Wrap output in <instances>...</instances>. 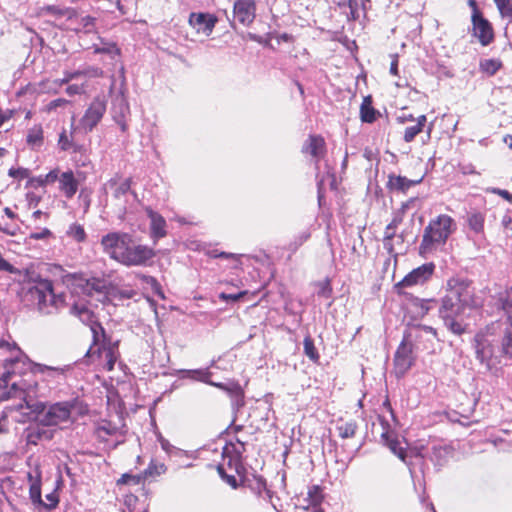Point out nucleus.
<instances>
[{
	"label": "nucleus",
	"instance_id": "1",
	"mask_svg": "<svg viewBox=\"0 0 512 512\" xmlns=\"http://www.w3.org/2000/svg\"><path fill=\"white\" fill-rule=\"evenodd\" d=\"M32 362L17 346L0 365V389L6 398L19 397L17 410L26 409L30 418H35L43 410L41 401L35 399L37 380L34 378Z\"/></svg>",
	"mask_w": 512,
	"mask_h": 512
},
{
	"label": "nucleus",
	"instance_id": "2",
	"mask_svg": "<svg viewBox=\"0 0 512 512\" xmlns=\"http://www.w3.org/2000/svg\"><path fill=\"white\" fill-rule=\"evenodd\" d=\"M473 293L469 282L462 278H451L447 282L446 295L442 298L439 315L445 326L454 334L464 332V317L473 306Z\"/></svg>",
	"mask_w": 512,
	"mask_h": 512
},
{
	"label": "nucleus",
	"instance_id": "3",
	"mask_svg": "<svg viewBox=\"0 0 512 512\" xmlns=\"http://www.w3.org/2000/svg\"><path fill=\"white\" fill-rule=\"evenodd\" d=\"M456 228L455 220L447 214H440L431 219L424 228L419 254L426 256L444 246Z\"/></svg>",
	"mask_w": 512,
	"mask_h": 512
},
{
	"label": "nucleus",
	"instance_id": "4",
	"mask_svg": "<svg viewBox=\"0 0 512 512\" xmlns=\"http://www.w3.org/2000/svg\"><path fill=\"white\" fill-rule=\"evenodd\" d=\"M25 301L34 306L43 315L53 314L64 304V296L55 294L50 280L41 279L29 287Z\"/></svg>",
	"mask_w": 512,
	"mask_h": 512
},
{
	"label": "nucleus",
	"instance_id": "5",
	"mask_svg": "<svg viewBox=\"0 0 512 512\" xmlns=\"http://www.w3.org/2000/svg\"><path fill=\"white\" fill-rule=\"evenodd\" d=\"M41 403L43 404V410L39 412L37 417L30 418L27 414L28 410L22 409L18 410L22 415V418H17V421L25 422L36 420L47 426H58L71 421V414L74 409V404L72 402H57L49 405L48 407H46L43 402Z\"/></svg>",
	"mask_w": 512,
	"mask_h": 512
},
{
	"label": "nucleus",
	"instance_id": "6",
	"mask_svg": "<svg viewBox=\"0 0 512 512\" xmlns=\"http://www.w3.org/2000/svg\"><path fill=\"white\" fill-rule=\"evenodd\" d=\"M120 259V264L127 267L147 266L149 262L155 257V252L152 248L137 244L133 236L129 234V240L124 247V251Z\"/></svg>",
	"mask_w": 512,
	"mask_h": 512
},
{
	"label": "nucleus",
	"instance_id": "7",
	"mask_svg": "<svg viewBox=\"0 0 512 512\" xmlns=\"http://www.w3.org/2000/svg\"><path fill=\"white\" fill-rule=\"evenodd\" d=\"M412 337V332L405 334L395 352L394 371L397 377L404 376L414 363L413 344L410 341Z\"/></svg>",
	"mask_w": 512,
	"mask_h": 512
},
{
	"label": "nucleus",
	"instance_id": "8",
	"mask_svg": "<svg viewBox=\"0 0 512 512\" xmlns=\"http://www.w3.org/2000/svg\"><path fill=\"white\" fill-rule=\"evenodd\" d=\"M107 109V101L104 97L97 96L89 104L83 116L79 120V127L85 133L91 132L102 120Z\"/></svg>",
	"mask_w": 512,
	"mask_h": 512
},
{
	"label": "nucleus",
	"instance_id": "9",
	"mask_svg": "<svg viewBox=\"0 0 512 512\" xmlns=\"http://www.w3.org/2000/svg\"><path fill=\"white\" fill-rule=\"evenodd\" d=\"M127 240H129V233L109 232L102 236L100 244L103 252L119 263L120 259L123 258L122 254Z\"/></svg>",
	"mask_w": 512,
	"mask_h": 512
},
{
	"label": "nucleus",
	"instance_id": "10",
	"mask_svg": "<svg viewBox=\"0 0 512 512\" xmlns=\"http://www.w3.org/2000/svg\"><path fill=\"white\" fill-rule=\"evenodd\" d=\"M472 35L478 39L481 45L487 46L494 40V30L491 23L483 14L471 15Z\"/></svg>",
	"mask_w": 512,
	"mask_h": 512
},
{
	"label": "nucleus",
	"instance_id": "11",
	"mask_svg": "<svg viewBox=\"0 0 512 512\" xmlns=\"http://www.w3.org/2000/svg\"><path fill=\"white\" fill-rule=\"evenodd\" d=\"M435 265L432 262L425 263L408 273L400 282L396 284L397 287H413L422 285L427 282L433 275Z\"/></svg>",
	"mask_w": 512,
	"mask_h": 512
},
{
	"label": "nucleus",
	"instance_id": "12",
	"mask_svg": "<svg viewBox=\"0 0 512 512\" xmlns=\"http://www.w3.org/2000/svg\"><path fill=\"white\" fill-rule=\"evenodd\" d=\"M96 354L100 363L107 371L113 370L118 358V350L116 344H106L104 342L101 346H98L96 349L94 347H90V349L86 353V356L89 358H93Z\"/></svg>",
	"mask_w": 512,
	"mask_h": 512
},
{
	"label": "nucleus",
	"instance_id": "13",
	"mask_svg": "<svg viewBox=\"0 0 512 512\" xmlns=\"http://www.w3.org/2000/svg\"><path fill=\"white\" fill-rule=\"evenodd\" d=\"M70 311L71 314L78 317L83 323L90 325L95 343L99 341L98 331H101L103 338H105L104 329L100 324L96 323L92 311L84 303H75Z\"/></svg>",
	"mask_w": 512,
	"mask_h": 512
},
{
	"label": "nucleus",
	"instance_id": "14",
	"mask_svg": "<svg viewBox=\"0 0 512 512\" xmlns=\"http://www.w3.org/2000/svg\"><path fill=\"white\" fill-rule=\"evenodd\" d=\"M129 113L130 109L126 98L123 94H117L112 100L111 115L122 132H126L128 129L126 119Z\"/></svg>",
	"mask_w": 512,
	"mask_h": 512
},
{
	"label": "nucleus",
	"instance_id": "15",
	"mask_svg": "<svg viewBox=\"0 0 512 512\" xmlns=\"http://www.w3.org/2000/svg\"><path fill=\"white\" fill-rule=\"evenodd\" d=\"M234 18L244 26L250 25L256 15L254 0H236L233 7Z\"/></svg>",
	"mask_w": 512,
	"mask_h": 512
},
{
	"label": "nucleus",
	"instance_id": "16",
	"mask_svg": "<svg viewBox=\"0 0 512 512\" xmlns=\"http://www.w3.org/2000/svg\"><path fill=\"white\" fill-rule=\"evenodd\" d=\"M69 370V365L63 367H54L36 363V366H34V377L36 375H40L41 380L43 381L48 383H58L65 378L66 372Z\"/></svg>",
	"mask_w": 512,
	"mask_h": 512
},
{
	"label": "nucleus",
	"instance_id": "17",
	"mask_svg": "<svg viewBox=\"0 0 512 512\" xmlns=\"http://www.w3.org/2000/svg\"><path fill=\"white\" fill-rule=\"evenodd\" d=\"M218 19L216 16L208 13H191L189 16L190 25L197 30L198 33H203L206 36H209Z\"/></svg>",
	"mask_w": 512,
	"mask_h": 512
},
{
	"label": "nucleus",
	"instance_id": "18",
	"mask_svg": "<svg viewBox=\"0 0 512 512\" xmlns=\"http://www.w3.org/2000/svg\"><path fill=\"white\" fill-rule=\"evenodd\" d=\"M47 427V425H43L40 422L29 426L24 432L27 444L38 445L43 441L51 440L54 436V431Z\"/></svg>",
	"mask_w": 512,
	"mask_h": 512
},
{
	"label": "nucleus",
	"instance_id": "19",
	"mask_svg": "<svg viewBox=\"0 0 512 512\" xmlns=\"http://www.w3.org/2000/svg\"><path fill=\"white\" fill-rule=\"evenodd\" d=\"M147 216L150 219V235L154 241L166 236V220L150 207L145 209Z\"/></svg>",
	"mask_w": 512,
	"mask_h": 512
},
{
	"label": "nucleus",
	"instance_id": "20",
	"mask_svg": "<svg viewBox=\"0 0 512 512\" xmlns=\"http://www.w3.org/2000/svg\"><path fill=\"white\" fill-rule=\"evenodd\" d=\"M422 180L423 177L416 180H411L404 176L389 174L386 186L390 191H398L405 193L411 187L420 184Z\"/></svg>",
	"mask_w": 512,
	"mask_h": 512
},
{
	"label": "nucleus",
	"instance_id": "21",
	"mask_svg": "<svg viewBox=\"0 0 512 512\" xmlns=\"http://www.w3.org/2000/svg\"><path fill=\"white\" fill-rule=\"evenodd\" d=\"M79 186L78 180L74 176L72 170H67L60 174L59 190L66 198L71 199L77 192Z\"/></svg>",
	"mask_w": 512,
	"mask_h": 512
},
{
	"label": "nucleus",
	"instance_id": "22",
	"mask_svg": "<svg viewBox=\"0 0 512 512\" xmlns=\"http://www.w3.org/2000/svg\"><path fill=\"white\" fill-rule=\"evenodd\" d=\"M303 152L311 155L316 164L325 154V141L320 136H310L303 146Z\"/></svg>",
	"mask_w": 512,
	"mask_h": 512
},
{
	"label": "nucleus",
	"instance_id": "23",
	"mask_svg": "<svg viewBox=\"0 0 512 512\" xmlns=\"http://www.w3.org/2000/svg\"><path fill=\"white\" fill-rule=\"evenodd\" d=\"M131 187V179L127 178L122 182H119L117 178H111L103 185V191L108 194L109 191L112 192L114 199L120 200L124 195H126Z\"/></svg>",
	"mask_w": 512,
	"mask_h": 512
},
{
	"label": "nucleus",
	"instance_id": "24",
	"mask_svg": "<svg viewBox=\"0 0 512 512\" xmlns=\"http://www.w3.org/2000/svg\"><path fill=\"white\" fill-rule=\"evenodd\" d=\"M379 420L381 421V424L383 425V432L381 434V438L384 441L385 445L390 449V451L393 454L397 455L399 459H401L407 465H410L406 461L405 449L400 446V443L396 438L392 437V434L390 433V431L384 427V420L382 418H379Z\"/></svg>",
	"mask_w": 512,
	"mask_h": 512
},
{
	"label": "nucleus",
	"instance_id": "25",
	"mask_svg": "<svg viewBox=\"0 0 512 512\" xmlns=\"http://www.w3.org/2000/svg\"><path fill=\"white\" fill-rule=\"evenodd\" d=\"M452 452V449L447 445H434L431 449L429 459L435 466L442 467L448 463Z\"/></svg>",
	"mask_w": 512,
	"mask_h": 512
},
{
	"label": "nucleus",
	"instance_id": "26",
	"mask_svg": "<svg viewBox=\"0 0 512 512\" xmlns=\"http://www.w3.org/2000/svg\"><path fill=\"white\" fill-rule=\"evenodd\" d=\"M118 431V427L108 420L99 421L95 427V434L101 441H107L109 436L116 435Z\"/></svg>",
	"mask_w": 512,
	"mask_h": 512
},
{
	"label": "nucleus",
	"instance_id": "27",
	"mask_svg": "<svg viewBox=\"0 0 512 512\" xmlns=\"http://www.w3.org/2000/svg\"><path fill=\"white\" fill-rule=\"evenodd\" d=\"M496 305L498 308L503 310L508 320L511 323L512 326V316H511V310H512V294L510 292V289L507 288L505 291L498 294Z\"/></svg>",
	"mask_w": 512,
	"mask_h": 512
},
{
	"label": "nucleus",
	"instance_id": "28",
	"mask_svg": "<svg viewBox=\"0 0 512 512\" xmlns=\"http://www.w3.org/2000/svg\"><path fill=\"white\" fill-rule=\"evenodd\" d=\"M427 122V118L425 115H420L416 119V124L406 127L403 139L405 142L410 143L412 142L415 137L423 131V128L425 127V124Z\"/></svg>",
	"mask_w": 512,
	"mask_h": 512
},
{
	"label": "nucleus",
	"instance_id": "29",
	"mask_svg": "<svg viewBox=\"0 0 512 512\" xmlns=\"http://www.w3.org/2000/svg\"><path fill=\"white\" fill-rule=\"evenodd\" d=\"M93 48L95 54H107L111 59L120 55V49L114 42L101 40V45L94 44Z\"/></svg>",
	"mask_w": 512,
	"mask_h": 512
},
{
	"label": "nucleus",
	"instance_id": "30",
	"mask_svg": "<svg viewBox=\"0 0 512 512\" xmlns=\"http://www.w3.org/2000/svg\"><path fill=\"white\" fill-rule=\"evenodd\" d=\"M350 14L352 19L360 18L361 13L365 16L367 9L370 8V0H348Z\"/></svg>",
	"mask_w": 512,
	"mask_h": 512
},
{
	"label": "nucleus",
	"instance_id": "31",
	"mask_svg": "<svg viewBox=\"0 0 512 512\" xmlns=\"http://www.w3.org/2000/svg\"><path fill=\"white\" fill-rule=\"evenodd\" d=\"M167 467L164 463L156 462L152 460L148 467L143 471V479H152L165 474Z\"/></svg>",
	"mask_w": 512,
	"mask_h": 512
},
{
	"label": "nucleus",
	"instance_id": "32",
	"mask_svg": "<svg viewBox=\"0 0 512 512\" xmlns=\"http://www.w3.org/2000/svg\"><path fill=\"white\" fill-rule=\"evenodd\" d=\"M377 114L378 112L372 107L370 97L364 98L360 107L361 120L366 123H372L376 120Z\"/></svg>",
	"mask_w": 512,
	"mask_h": 512
},
{
	"label": "nucleus",
	"instance_id": "33",
	"mask_svg": "<svg viewBox=\"0 0 512 512\" xmlns=\"http://www.w3.org/2000/svg\"><path fill=\"white\" fill-rule=\"evenodd\" d=\"M27 144L31 147H39L43 143V129L41 125H34L32 128L28 130Z\"/></svg>",
	"mask_w": 512,
	"mask_h": 512
},
{
	"label": "nucleus",
	"instance_id": "34",
	"mask_svg": "<svg viewBox=\"0 0 512 512\" xmlns=\"http://www.w3.org/2000/svg\"><path fill=\"white\" fill-rule=\"evenodd\" d=\"M30 470L27 472V478L30 485L41 484L42 472L38 461L28 463Z\"/></svg>",
	"mask_w": 512,
	"mask_h": 512
},
{
	"label": "nucleus",
	"instance_id": "35",
	"mask_svg": "<svg viewBox=\"0 0 512 512\" xmlns=\"http://www.w3.org/2000/svg\"><path fill=\"white\" fill-rule=\"evenodd\" d=\"M66 234L77 242H84L86 239V232L83 226L78 223H72L68 227Z\"/></svg>",
	"mask_w": 512,
	"mask_h": 512
},
{
	"label": "nucleus",
	"instance_id": "36",
	"mask_svg": "<svg viewBox=\"0 0 512 512\" xmlns=\"http://www.w3.org/2000/svg\"><path fill=\"white\" fill-rule=\"evenodd\" d=\"M357 429V424L354 421L345 422L337 426L338 434L343 439L354 437Z\"/></svg>",
	"mask_w": 512,
	"mask_h": 512
},
{
	"label": "nucleus",
	"instance_id": "37",
	"mask_svg": "<svg viewBox=\"0 0 512 512\" xmlns=\"http://www.w3.org/2000/svg\"><path fill=\"white\" fill-rule=\"evenodd\" d=\"M415 331V339H421L426 337L427 341H432L437 338L436 330L430 326H418L414 329Z\"/></svg>",
	"mask_w": 512,
	"mask_h": 512
},
{
	"label": "nucleus",
	"instance_id": "38",
	"mask_svg": "<svg viewBox=\"0 0 512 512\" xmlns=\"http://www.w3.org/2000/svg\"><path fill=\"white\" fill-rule=\"evenodd\" d=\"M468 225L471 230L481 233L484 228V217L481 213H473L468 217Z\"/></svg>",
	"mask_w": 512,
	"mask_h": 512
},
{
	"label": "nucleus",
	"instance_id": "39",
	"mask_svg": "<svg viewBox=\"0 0 512 512\" xmlns=\"http://www.w3.org/2000/svg\"><path fill=\"white\" fill-rule=\"evenodd\" d=\"M323 499L322 490L318 485H314L309 488L307 493V500L311 506H318Z\"/></svg>",
	"mask_w": 512,
	"mask_h": 512
},
{
	"label": "nucleus",
	"instance_id": "40",
	"mask_svg": "<svg viewBox=\"0 0 512 512\" xmlns=\"http://www.w3.org/2000/svg\"><path fill=\"white\" fill-rule=\"evenodd\" d=\"M304 353L305 355L312 361H317L319 359V354L314 345V342L310 336H306L303 341Z\"/></svg>",
	"mask_w": 512,
	"mask_h": 512
},
{
	"label": "nucleus",
	"instance_id": "41",
	"mask_svg": "<svg viewBox=\"0 0 512 512\" xmlns=\"http://www.w3.org/2000/svg\"><path fill=\"white\" fill-rule=\"evenodd\" d=\"M181 373L185 378H191L202 382H208L210 372L207 370H182Z\"/></svg>",
	"mask_w": 512,
	"mask_h": 512
},
{
	"label": "nucleus",
	"instance_id": "42",
	"mask_svg": "<svg viewBox=\"0 0 512 512\" xmlns=\"http://www.w3.org/2000/svg\"><path fill=\"white\" fill-rule=\"evenodd\" d=\"M492 355V350L489 345L485 342H479L476 346V357L481 362L484 363L490 359Z\"/></svg>",
	"mask_w": 512,
	"mask_h": 512
},
{
	"label": "nucleus",
	"instance_id": "43",
	"mask_svg": "<svg viewBox=\"0 0 512 512\" xmlns=\"http://www.w3.org/2000/svg\"><path fill=\"white\" fill-rule=\"evenodd\" d=\"M16 347V343L0 338V365L9 355H11L12 350Z\"/></svg>",
	"mask_w": 512,
	"mask_h": 512
},
{
	"label": "nucleus",
	"instance_id": "44",
	"mask_svg": "<svg viewBox=\"0 0 512 512\" xmlns=\"http://www.w3.org/2000/svg\"><path fill=\"white\" fill-rule=\"evenodd\" d=\"M43 11H45L48 14L57 16V17H64L67 16L68 18H71L73 11L69 8H63L56 5H48L43 8Z\"/></svg>",
	"mask_w": 512,
	"mask_h": 512
},
{
	"label": "nucleus",
	"instance_id": "45",
	"mask_svg": "<svg viewBox=\"0 0 512 512\" xmlns=\"http://www.w3.org/2000/svg\"><path fill=\"white\" fill-rule=\"evenodd\" d=\"M395 230L396 228H394L391 224H388L385 228V233H384V239H383V245H384V248L389 252V253H392L393 252V238L396 236L395 235Z\"/></svg>",
	"mask_w": 512,
	"mask_h": 512
},
{
	"label": "nucleus",
	"instance_id": "46",
	"mask_svg": "<svg viewBox=\"0 0 512 512\" xmlns=\"http://www.w3.org/2000/svg\"><path fill=\"white\" fill-rule=\"evenodd\" d=\"M139 277L141 278V280L146 283L147 285H149L152 289V291L159 295L160 297L164 298V295L162 293V290H161V286L160 284L158 283V281L152 277V276H148V275H144V274H140Z\"/></svg>",
	"mask_w": 512,
	"mask_h": 512
},
{
	"label": "nucleus",
	"instance_id": "47",
	"mask_svg": "<svg viewBox=\"0 0 512 512\" xmlns=\"http://www.w3.org/2000/svg\"><path fill=\"white\" fill-rule=\"evenodd\" d=\"M481 69L489 75H494L500 68L501 64L497 60L487 59L481 62Z\"/></svg>",
	"mask_w": 512,
	"mask_h": 512
},
{
	"label": "nucleus",
	"instance_id": "48",
	"mask_svg": "<svg viewBox=\"0 0 512 512\" xmlns=\"http://www.w3.org/2000/svg\"><path fill=\"white\" fill-rule=\"evenodd\" d=\"M434 300H423V299H415L413 305L417 308V314L419 316L426 315L431 309V303Z\"/></svg>",
	"mask_w": 512,
	"mask_h": 512
},
{
	"label": "nucleus",
	"instance_id": "49",
	"mask_svg": "<svg viewBox=\"0 0 512 512\" xmlns=\"http://www.w3.org/2000/svg\"><path fill=\"white\" fill-rule=\"evenodd\" d=\"M234 447L231 446H225L223 450V465L227 464L229 467H232L233 465L236 467L238 464V456L231 455L232 449Z\"/></svg>",
	"mask_w": 512,
	"mask_h": 512
},
{
	"label": "nucleus",
	"instance_id": "50",
	"mask_svg": "<svg viewBox=\"0 0 512 512\" xmlns=\"http://www.w3.org/2000/svg\"><path fill=\"white\" fill-rule=\"evenodd\" d=\"M501 16L503 18H508L512 20V2L511 0H506L502 2L499 6H497Z\"/></svg>",
	"mask_w": 512,
	"mask_h": 512
},
{
	"label": "nucleus",
	"instance_id": "51",
	"mask_svg": "<svg viewBox=\"0 0 512 512\" xmlns=\"http://www.w3.org/2000/svg\"><path fill=\"white\" fill-rule=\"evenodd\" d=\"M503 352L512 358V332H506L502 340Z\"/></svg>",
	"mask_w": 512,
	"mask_h": 512
},
{
	"label": "nucleus",
	"instance_id": "52",
	"mask_svg": "<svg viewBox=\"0 0 512 512\" xmlns=\"http://www.w3.org/2000/svg\"><path fill=\"white\" fill-rule=\"evenodd\" d=\"M309 238H310V232H309V230H304V231L300 232V233L296 236V238H295L294 242H292V243L290 244V246H291V248H292L293 250H296V249H297L298 247H300L304 242H306Z\"/></svg>",
	"mask_w": 512,
	"mask_h": 512
},
{
	"label": "nucleus",
	"instance_id": "53",
	"mask_svg": "<svg viewBox=\"0 0 512 512\" xmlns=\"http://www.w3.org/2000/svg\"><path fill=\"white\" fill-rule=\"evenodd\" d=\"M30 498L34 503H42L41 500V484L30 485Z\"/></svg>",
	"mask_w": 512,
	"mask_h": 512
},
{
	"label": "nucleus",
	"instance_id": "54",
	"mask_svg": "<svg viewBox=\"0 0 512 512\" xmlns=\"http://www.w3.org/2000/svg\"><path fill=\"white\" fill-rule=\"evenodd\" d=\"M102 288L103 285L101 284L100 281H97L93 284L87 283V290L89 291V294H91V290H94L95 293L99 296L98 300H101L102 298L106 297L105 293L102 291Z\"/></svg>",
	"mask_w": 512,
	"mask_h": 512
},
{
	"label": "nucleus",
	"instance_id": "55",
	"mask_svg": "<svg viewBox=\"0 0 512 512\" xmlns=\"http://www.w3.org/2000/svg\"><path fill=\"white\" fill-rule=\"evenodd\" d=\"M218 473L220 474V476L226 480V482L231 485L232 487L236 488L237 487V480L235 478V476L233 475H226L224 473V468H223V464H219L218 465Z\"/></svg>",
	"mask_w": 512,
	"mask_h": 512
},
{
	"label": "nucleus",
	"instance_id": "56",
	"mask_svg": "<svg viewBox=\"0 0 512 512\" xmlns=\"http://www.w3.org/2000/svg\"><path fill=\"white\" fill-rule=\"evenodd\" d=\"M488 192L498 195L512 204V194L509 191L500 188H490Z\"/></svg>",
	"mask_w": 512,
	"mask_h": 512
},
{
	"label": "nucleus",
	"instance_id": "57",
	"mask_svg": "<svg viewBox=\"0 0 512 512\" xmlns=\"http://www.w3.org/2000/svg\"><path fill=\"white\" fill-rule=\"evenodd\" d=\"M247 294V291H241L239 293H236V294H228V293H224L222 292L219 297L220 299L222 300H225V301H238L240 298H242L244 295Z\"/></svg>",
	"mask_w": 512,
	"mask_h": 512
},
{
	"label": "nucleus",
	"instance_id": "58",
	"mask_svg": "<svg viewBox=\"0 0 512 512\" xmlns=\"http://www.w3.org/2000/svg\"><path fill=\"white\" fill-rule=\"evenodd\" d=\"M51 235H52V232L49 229L43 228L38 232L31 233L30 238H32L34 240H42V239L49 238Z\"/></svg>",
	"mask_w": 512,
	"mask_h": 512
},
{
	"label": "nucleus",
	"instance_id": "59",
	"mask_svg": "<svg viewBox=\"0 0 512 512\" xmlns=\"http://www.w3.org/2000/svg\"><path fill=\"white\" fill-rule=\"evenodd\" d=\"M68 103H69L68 100H66L64 98H58V99L52 100L47 105V110L48 111H53V110L57 109L58 107L66 106Z\"/></svg>",
	"mask_w": 512,
	"mask_h": 512
},
{
	"label": "nucleus",
	"instance_id": "60",
	"mask_svg": "<svg viewBox=\"0 0 512 512\" xmlns=\"http://www.w3.org/2000/svg\"><path fill=\"white\" fill-rule=\"evenodd\" d=\"M332 289L330 283L328 281H324L320 283V289L318 291V295L323 296L325 298H329L331 296Z\"/></svg>",
	"mask_w": 512,
	"mask_h": 512
},
{
	"label": "nucleus",
	"instance_id": "61",
	"mask_svg": "<svg viewBox=\"0 0 512 512\" xmlns=\"http://www.w3.org/2000/svg\"><path fill=\"white\" fill-rule=\"evenodd\" d=\"M59 147L61 148V150H69L70 147H71V141L69 140L68 136L66 135V132H62L60 134V137H59Z\"/></svg>",
	"mask_w": 512,
	"mask_h": 512
},
{
	"label": "nucleus",
	"instance_id": "62",
	"mask_svg": "<svg viewBox=\"0 0 512 512\" xmlns=\"http://www.w3.org/2000/svg\"><path fill=\"white\" fill-rule=\"evenodd\" d=\"M59 177V170L54 169L44 176V181H46L47 184L54 183L55 181L59 182Z\"/></svg>",
	"mask_w": 512,
	"mask_h": 512
},
{
	"label": "nucleus",
	"instance_id": "63",
	"mask_svg": "<svg viewBox=\"0 0 512 512\" xmlns=\"http://www.w3.org/2000/svg\"><path fill=\"white\" fill-rule=\"evenodd\" d=\"M9 175L12 177L25 178L28 176V170L24 169V168H18V169L11 168L9 170Z\"/></svg>",
	"mask_w": 512,
	"mask_h": 512
},
{
	"label": "nucleus",
	"instance_id": "64",
	"mask_svg": "<svg viewBox=\"0 0 512 512\" xmlns=\"http://www.w3.org/2000/svg\"><path fill=\"white\" fill-rule=\"evenodd\" d=\"M504 230L511 233L512 236V218L509 215H504L501 221Z\"/></svg>",
	"mask_w": 512,
	"mask_h": 512
}]
</instances>
